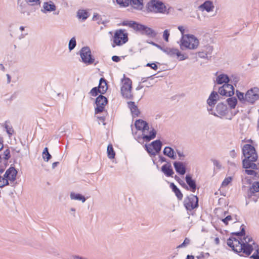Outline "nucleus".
<instances>
[{"label": "nucleus", "mask_w": 259, "mask_h": 259, "mask_svg": "<svg viewBox=\"0 0 259 259\" xmlns=\"http://www.w3.org/2000/svg\"><path fill=\"white\" fill-rule=\"evenodd\" d=\"M241 231L235 233V236H232L227 240V245L236 252L244 253L245 256H250V259H259V246L252 238L245 236L244 225L241 226Z\"/></svg>", "instance_id": "nucleus-1"}, {"label": "nucleus", "mask_w": 259, "mask_h": 259, "mask_svg": "<svg viewBox=\"0 0 259 259\" xmlns=\"http://www.w3.org/2000/svg\"><path fill=\"white\" fill-rule=\"evenodd\" d=\"M242 152L245 158L243 160V167L244 168H251L253 169H257V165L253 163L257 158L254 147L250 144H246L243 147Z\"/></svg>", "instance_id": "nucleus-2"}, {"label": "nucleus", "mask_w": 259, "mask_h": 259, "mask_svg": "<svg viewBox=\"0 0 259 259\" xmlns=\"http://www.w3.org/2000/svg\"><path fill=\"white\" fill-rule=\"evenodd\" d=\"M236 96L239 101L243 104H253L259 100V88H251L245 94L237 90Z\"/></svg>", "instance_id": "nucleus-3"}, {"label": "nucleus", "mask_w": 259, "mask_h": 259, "mask_svg": "<svg viewBox=\"0 0 259 259\" xmlns=\"http://www.w3.org/2000/svg\"><path fill=\"white\" fill-rule=\"evenodd\" d=\"M179 43L182 50L186 49L192 50L198 48L199 41L194 35L186 34L182 36Z\"/></svg>", "instance_id": "nucleus-4"}, {"label": "nucleus", "mask_w": 259, "mask_h": 259, "mask_svg": "<svg viewBox=\"0 0 259 259\" xmlns=\"http://www.w3.org/2000/svg\"><path fill=\"white\" fill-rule=\"evenodd\" d=\"M208 110L211 114L221 118H224L226 119L231 120L233 116L230 109L222 103H219L215 109L208 108Z\"/></svg>", "instance_id": "nucleus-5"}, {"label": "nucleus", "mask_w": 259, "mask_h": 259, "mask_svg": "<svg viewBox=\"0 0 259 259\" xmlns=\"http://www.w3.org/2000/svg\"><path fill=\"white\" fill-rule=\"evenodd\" d=\"M157 131L152 127L149 126L146 130L141 133H136L134 135L135 139L139 143H143L144 142H149L154 139L156 136Z\"/></svg>", "instance_id": "nucleus-6"}, {"label": "nucleus", "mask_w": 259, "mask_h": 259, "mask_svg": "<svg viewBox=\"0 0 259 259\" xmlns=\"http://www.w3.org/2000/svg\"><path fill=\"white\" fill-rule=\"evenodd\" d=\"M132 80L128 77H126L123 75V77L121 80L120 91L122 96L126 99H131L132 95Z\"/></svg>", "instance_id": "nucleus-7"}, {"label": "nucleus", "mask_w": 259, "mask_h": 259, "mask_svg": "<svg viewBox=\"0 0 259 259\" xmlns=\"http://www.w3.org/2000/svg\"><path fill=\"white\" fill-rule=\"evenodd\" d=\"M17 171L14 167H10L8 169L4 177L0 176V188H2L9 184V181L13 182L15 180Z\"/></svg>", "instance_id": "nucleus-8"}, {"label": "nucleus", "mask_w": 259, "mask_h": 259, "mask_svg": "<svg viewBox=\"0 0 259 259\" xmlns=\"http://www.w3.org/2000/svg\"><path fill=\"white\" fill-rule=\"evenodd\" d=\"M148 10L152 12L165 13L166 8L165 5L159 0H151L147 4Z\"/></svg>", "instance_id": "nucleus-9"}, {"label": "nucleus", "mask_w": 259, "mask_h": 259, "mask_svg": "<svg viewBox=\"0 0 259 259\" xmlns=\"http://www.w3.org/2000/svg\"><path fill=\"white\" fill-rule=\"evenodd\" d=\"M128 41L127 34L123 30H117L114 34L113 41L114 44L112 46L114 47L116 46H120L125 44Z\"/></svg>", "instance_id": "nucleus-10"}, {"label": "nucleus", "mask_w": 259, "mask_h": 259, "mask_svg": "<svg viewBox=\"0 0 259 259\" xmlns=\"http://www.w3.org/2000/svg\"><path fill=\"white\" fill-rule=\"evenodd\" d=\"M156 46L169 56L171 57L177 56L180 61H183L188 58L187 56L181 53L178 49L174 48H162L158 45H156Z\"/></svg>", "instance_id": "nucleus-11"}, {"label": "nucleus", "mask_w": 259, "mask_h": 259, "mask_svg": "<svg viewBox=\"0 0 259 259\" xmlns=\"http://www.w3.org/2000/svg\"><path fill=\"white\" fill-rule=\"evenodd\" d=\"M161 147L162 143L159 140H155L149 144L145 145V148L147 152L151 156H155L161 150Z\"/></svg>", "instance_id": "nucleus-12"}, {"label": "nucleus", "mask_w": 259, "mask_h": 259, "mask_svg": "<svg viewBox=\"0 0 259 259\" xmlns=\"http://www.w3.org/2000/svg\"><path fill=\"white\" fill-rule=\"evenodd\" d=\"M80 56L82 62L87 65L93 64L95 61V58L92 55L91 51L89 47L82 48L80 51Z\"/></svg>", "instance_id": "nucleus-13"}, {"label": "nucleus", "mask_w": 259, "mask_h": 259, "mask_svg": "<svg viewBox=\"0 0 259 259\" xmlns=\"http://www.w3.org/2000/svg\"><path fill=\"white\" fill-rule=\"evenodd\" d=\"M122 24L123 26H128L131 28H133L137 30L141 31L143 33H145L147 34H150L152 33V31L150 28L143 25L138 24L133 21H124Z\"/></svg>", "instance_id": "nucleus-14"}, {"label": "nucleus", "mask_w": 259, "mask_h": 259, "mask_svg": "<svg viewBox=\"0 0 259 259\" xmlns=\"http://www.w3.org/2000/svg\"><path fill=\"white\" fill-rule=\"evenodd\" d=\"M184 205L187 210H192L198 206V198L194 195H190L185 198Z\"/></svg>", "instance_id": "nucleus-15"}, {"label": "nucleus", "mask_w": 259, "mask_h": 259, "mask_svg": "<svg viewBox=\"0 0 259 259\" xmlns=\"http://www.w3.org/2000/svg\"><path fill=\"white\" fill-rule=\"evenodd\" d=\"M107 104V99L102 95H100L96 100V107L95 108V113L97 114L102 112L105 109V106Z\"/></svg>", "instance_id": "nucleus-16"}, {"label": "nucleus", "mask_w": 259, "mask_h": 259, "mask_svg": "<svg viewBox=\"0 0 259 259\" xmlns=\"http://www.w3.org/2000/svg\"><path fill=\"white\" fill-rule=\"evenodd\" d=\"M220 95L226 96H231L234 94V88L230 84H224L219 89Z\"/></svg>", "instance_id": "nucleus-17"}, {"label": "nucleus", "mask_w": 259, "mask_h": 259, "mask_svg": "<svg viewBox=\"0 0 259 259\" xmlns=\"http://www.w3.org/2000/svg\"><path fill=\"white\" fill-rule=\"evenodd\" d=\"M221 221L226 225L231 223H234L238 221V218L236 214H229L228 212H224V217L220 218Z\"/></svg>", "instance_id": "nucleus-18"}, {"label": "nucleus", "mask_w": 259, "mask_h": 259, "mask_svg": "<svg viewBox=\"0 0 259 259\" xmlns=\"http://www.w3.org/2000/svg\"><path fill=\"white\" fill-rule=\"evenodd\" d=\"M200 11L202 12L206 11L207 13H211L214 9V5L212 2L206 1L198 7Z\"/></svg>", "instance_id": "nucleus-19"}, {"label": "nucleus", "mask_w": 259, "mask_h": 259, "mask_svg": "<svg viewBox=\"0 0 259 259\" xmlns=\"http://www.w3.org/2000/svg\"><path fill=\"white\" fill-rule=\"evenodd\" d=\"M135 126L138 131L136 132L138 134L142 133L144 130H146L149 126L148 123L142 119L136 120L135 122Z\"/></svg>", "instance_id": "nucleus-20"}, {"label": "nucleus", "mask_w": 259, "mask_h": 259, "mask_svg": "<svg viewBox=\"0 0 259 259\" xmlns=\"http://www.w3.org/2000/svg\"><path fill=\"white\" fill-rule=\"evenodd\" d=\"M215 82L218 84H228L229 81V76L224 73H216Z\"/></svg>", "instance_id": "nucleus-21"}, {"label": "nucleus", "mask_w": 259, "mask_h": 259, "mask_svg": "<svg viewBox=\"0 0 259 259\" xmlns=\"http://www.w3.org/2000/svg\"><path fill=\"white\" fill-rule=\"evenodd\" d=\"M56 9V7L53 2L52 1L47 2L43 3L41 12L46 14L48 12L54 11Z\"/></svg>", "instance_id": "nucleus-22"}, {"label": "nucleus", "mask_w": 259, "mask_h": 259, "mask_svg": "<svg viewBox=\"0 0 259 259\" xmlns=\"http://www.w3.org/2000/svg\"><path fill=\"white\" fill-rule=\"evenodd\" d=\"M219 99V94L217 92H212L207 100V103L209 106L208 108H212V107L217 103Z\"/></svg>", "instance_id": "nucleus-23"}, {"label": "nucleus", "mask_w": 259, "mask_h": 259, "mask_svg": "<svg viewBox=\"0 0 259 259\" xmlns=\"http://www.w3.org/2000/svg\"><path fill=\"white\" fill-rule=\"evenodd\" d=\"M174 165L176 171L180 175H184L186 172L185 165L182 162H175Z\"/></svg>", "instance_id": "nucleus-24"}, {"label": "nucleus", "mask_w": 259, "mask_h": 259, "mask_svg": "<svg viewBox=\"0 0 259 259\" xmlns=\"http://www.w3.org/2000/svg\"><path fill=\"white\" fill-rule=\"evenodd\" d=\"M186 181L189 186V188H187V189L191 192H194L196 190V187L195 181L192 179L191 176L189 175H186Z\"/></svg>", "instance_id": "nucleus-25"}, {"label": "nucleus", "mask_w": 259, "mask_h": 259, "mask_svg": "<svg viewBox=\"0 0 259 259\" xmlns=\"http://www.w3.org/2000/svg\"><path fill=\"white\" fill-rule=\"evenodd\" d=\"M163 153L164 155L172 159H176L177 158V155L174 150L170 147H165L163 149Z\"/></svg>", "instance_id": "nucleus-26"}, {"label": "nucleus", "mask_w": 259, "mask_h": 259, "mask_svg": "<svg viewBox=\"0 0 259 259\" xmlns=\"http://www.w3.org/2000/svg\"><path fill=\"white\" fill-rule=\"evenodd\" d=\"M259 192V182H255L253 183L249 188L247 192V196L251 197L255 193Z\"/></svg>", "instance_id": "nucleus-27"}, {"label": "nucleus", "mask_w": 259, "mask_h": 259, "mask_svg": "<svg viewBox=\"0 0 259 259\" xmlns=\"http://www.w3.org/2000/svg\"><path fill=\"white\" fill-rule=\"evenodd\" d=\"M128 107L130 109L131 113L133 117H136L140 114V111L134 102H128Z\"/></svg>", "instance_id": "nucleus-28"}, {"label": "nucleus", "mask_w": 259, "mask_h": 259, "mask_svg": "<svg viewBox=\"0 0 259 259\" xmlns=\"http://www.w3.org/2000/svg\"><path fill=\"white\" fill-rule=\"evenodd\" d=\"M162 171L168 177L172 176L174 174L171 166L169 164L163 165L161 167Z\"/></svg>", "instance_id": "nucleus-29"}, {"label": "nucleus", "mask_w": 259, "mask_h": 259, "mask_svg": "<svg viewBox=\"0 0 259 259\" xmlns=\"http://www.w3.org/2000/svg\"><path fill=\"white\" fill-rule=\"evenodd\" d=\"M70 197L71 200L80 201L82 203H84L86 200L84 196L73 192L70 193Z\"/></svg>", "instance_id": "nucleus-30"}, {"label": "nucleus", "mask_w": 259, "mask_h": 259, "mask_svg": "<svg viewBox=\"0 0 259 259\" xmlns=\"http://www.w3.org/2000/svg\"><path fill=\"white\" fill-rule=\"evenodd\" d=\"M134 9L141 10L143 8V0H130Z\"/></svg>", "instance_id": "nucleus-31"}, {"label": "nucleus", "mask_w": 259, "mask_h": 259, "mask_svg": "<svg viewBox=\"0 0 259 259\" xmlns=\"http://www.w3.org/2000/svg\"><path fill=\"white\" fill-rule=\"evenodd\" d=\"M107 90V83L104 79L101 78L100 80V84L98 88V92L104 94Z\"/></svg>", "instance_id": "nucleus-32"}, {"label": "nucleus", "mask_w": 259, "mask_h": 259, "mask_svg": "<svg viewBox=\"0 0 259 259\" xmlns=\"http://www.w3.org/2000/svg\"><path fill=\"white\" fill-rule=\"evenodd\" d=\"M170 187L172 189L174 192L175 193L177 198L179 200H181L183 198V194L180 191V190L177 187V186L174 183H171L170 185Z\"/></svg>", "instance_id": "nucleus-33"}, {"label": "nucleus", "mask_w": 259, "mask_h": 259, "mask_svg": "<svg viewBox=\"0 0 259 259\" xmlns=\"http://www.w3.org/2000/svg\"><path fill=\"white\" fill-rule=\"evenodd\" d=\"M227 102L231 109H234L237 103V100L235 97H230L227 99Z\"/></svg>", "instance_id": "nucleus-34"}, {"label": "nucleus", "mask_w": 259, "mask_h": 259, "mask_svg": "<svg viewBox=\"0 0 259 259\" xmlns=\"http://www.w3.org/2000/svg\"><path fill=\"white\" fill-rule=\"evenodd\" d=\"M107 155L109 158L113 159L115 157V152L111 144L108 145L107 149Z\"/></svg>", "instance_id": "nucleus-35"}, {"label": "nucleus", "mask_w": 259, "mask_h": 259, "mask_svg": "<svg viewBox=\"0 0 259 259\" xmlns=\"http://www.w3.org/2000/svg\"><path fill=\"white\" fill-rule=\"evenodd\" d=\"M42 156L43 159L45 161H48L52 157L51 155L49 153L48 151V148L46 147L43 150L42 153Z\"/></svg>", "instance_id": "nucleus-36"}, {"label": "nucleus", "mask_w": 259, "mask_h": 259, "mask_svg": "<svg viewBox=\"0 0 259 259\" xmlns=\"http://www.w3.org/2000/svg\"><path fill=\"white\" fill-rule=\"evenodd\" d=\"M233 180V177H226L224 181H223L222 185H221V188L226 187H227L232 182Z\"/></svg>", "instance_id": "nucleus-37"}, {"label": "nucleus", "mask_w": 259, "mask_h": 259, "mask_svg": "<svg viewBox=\"0 0 259 259\" xmlns=\"http://www.w3.org/2000/svg\"><path fill=\"white\" fill-rule=\"evenodd\" d=\"M246 169L245 170V172L246 174L248 175L253 176L254 177V179H256L258 178V171H255L253 169H247L248 168H246Z\"/></svg>", "instance_id": "nucleus-38"}, {"label": "nucleus", "mask_w": 259, "mask_h": 259, "mask_svg": "<svg viewBox=\"0 0 259 259\" xmlns=\"http://www.w3.org/2000/svg\"><path fill=\"white\" fill-rule=\"evenodd\" d=\"M77 16L80 19L85 20L88 17V14L84 10H79L77 12Z\"/></svg>", "instance_id": "nucleus-39"}, {"label": "nucleus", "mask_w": 259, "mask_h": 259, "mask_svg": "<svg viewBox=\"0 0 259 259\" xmlns=\"http://www.w3.org/2000/svg\"><path fill=\"white\" fill-rule=\"evenodd\" d=\"M76 45V39L75 37H72L69 41L68 44V49L70 51L72 50Z\"/></svg>", "instance_id": "nucleus-40"}, {"label": "nucleus", "mask_w": 259, "mask_h": 259, "mask_svg": "<svg viewBox=\"0 0 259 259\" xmlns=\"http://www.w3.org/2000/svg\"><path fill=\"white\" fill-rule=\"evenodd\" d=\"M117 3L120 7H125L128 6L130 3V0H116Z\"/></svg>", "instance_id": "nucleus-41"}, {"label": "nucleus", "mask_w": 259, "mask_h": 259, "mask_svg": "<svg viewBox=\"0 0 259 259\" xmlns=\"http://www.w3.org/2000/svg\"><path fill=\"white\" fill-rule=\"evenodd\" d=\"M191 240L190 239L188 238H186L184 241V242L180 245H179L177 248H183L185 247L190 244Z\"/></svg>", "instance_id": "nucleus-42"}, {"label": "nucleus", "mask_w": 259, "mask_h": 259, "mask_svg": "<svg viewBox=\"0 0 259 259\" xmlns=\"http://www.w3.org/2000/svg\"><path fill=\"white\" fill-rule=\"evenodd\" d=\"M202 50L205 52V53H207V55H210L212 53L213 48L210 46H206L204 47Z\"/></svg>", "instance_id": "nucleus-43"}, {"label": "nucleus", "mask_w": 259, "mask_h": 259, "mask_svg": "<svg viewBox=\"0 0 259 259\" xmlns=\"http://www.w3.org/2000/svg\"><path fill=\"white\" fill-rule=\"evenodd\" d=\"M197 56L203 59H205L207 57V53H205L203 50H201V51H199L197 53Z\"/></svg>", "instance_id": "nucleus-44"}, {"label": "nucleus", "mask_w": 259, "mask_h": 259, "mask_svg": "<svg viewBox=\"0 0 259 259\" xmlns=\"http://www.w3.org/2000/svg\"><path fill=\"white\" fill-rule=\"evenodd\" d=\"M170 33L169 31L167 29H166L164 31L163 33V38L166 41H168V38L169 36Z\"/></svg>", "instance_id": "nucleus-45"}, {"label": "nucleus", "mask_w": 259, "mask_h": 259, "mask_svg": "<svg viewBox=\"0 0 259 259\" xmlns=\"http://www.w3.org/2000/svg\"><path fill=\"white\" fill-rule=\"evenodd\" d=\"M26 2L27 3L30 4L32 6L40 5V0H26Z\"/></svg>", "instance_id": "nucleus-46"}, {"label": "nucleus", "mask_w": 259, "mask_h": 259, "mask_svg": "<svg viewBox=\"0 0 259 259\" xmlns=\"http://www.w3.org/2000/svg\"><path fill=\"white\" fill-rule=\"evenodd\" d=\"M6 130V132L7 133L10 135V136H11L13 135V133H14V130H13L12 127H11L10 126L6 124L5 125V126Z\"/></svg>", "instance_id": "nucleus-47"}, {"label": "nucleus", "mask_w": 259, "mask_h": 259, "mask_svg": "<svg viewBox=\"0 0 259 259\" xmlns=\"http://www.w3.org/2000/svg\"><path fill=\"white\" fill-rule=\"evenodd\" d=\"M146 66L150 67L152 69L156 70L158 69L157 65L155 63H147Z\"/></svg>", "instance_id": "nucleus-48"}, {"label": "nucleus", "mask_w": 259, "mask_h": 259, "mask_svg": "<svg viewBox=\"0 0 259 259\" xmlns=\"http://www.w3.org/2000/svg\"><path fill=\"white\" fill-rule=\"evenodd\" d=\"M10 152L9 149H6L5 150L4 152V155L5 156V159L6 160H8L10 157Z\"/></svg>", "instance_id": "nucleus-49"}, {"label": "nucleus", "mask_w": 259, "mask_h": 259, "mask_svg": "<svg viewBox=\"0 0 259 259\" xmlns=\"http://www.w3.org/2000/svg\"><path fill=\"white\" fill-rule=\"evenodd\" d=\"M179 30L180 31L182 36L185 35L186 34H184V33L185 32V27L183 26H179L178 27Z\"/></svg>", "instance_id": "nucleus-50"}, {"label": "nucleus", "mask_w": 259, "mask_h": 259, "mask_svg": "<svg viewBox=\"0 0 259 259\" xmlns=\"http://www.w3.org/2000/svg\"><path fill=\"white\" fill-rule=\"evenodd\" d=\"M90 94L93 96H95L97 95V88H93L91 92H90Z\"/></svg>", "instance_id": "nucleus-51"}, {"label": "nucleus", "mask_w": 259, "mask_h": 259, "mask_svg": "<svg viewBox=\"0 0 259 259\" xmlns=\"http://www.w3.org/2000/svg\"><path fill=\"white\" fill-rule=\"evenodd\" d=\"M112 60L114 62H118L120 60V59L118 56H113L112 57Z\"/></svg>", "instance_id": "nucleus-52"}, {"label": "nucleus", "mask_w": 259, "mask_h": 259, "mask_svg": "<svg viewBox=\"0 0 259 259\" xmlns=\"http://www.w3.org/2000/svg\"><path fill=\"white\" fill-rule=\"evenodd\" d=\"M230 155L233 158H235L236 156V153L234 150H232L230 152Z\"/></svg>", "instance_id": "nucleus-53"}, {"label": "nucleus", "mask_w": 259, "mask_h": 259, "mask_svg": "<svg viewBox=\"0 0 259 259\" xmlns=\"http://www.w3.org/2000/svg\"><path fill=\"white\" fill-rule=\"evenodd\" d=\"M244 182H246L247 184H250V178L249 177H246L244 179Z\"/></svg>", "instance_id": "nucleus-54"}, {"label": "nucleus", "mask_w": 259, "mask_h": 259, "mask_svg": "<svg viewBox=\"0 0 259 259\" xmlns=\"http://www.w3.org/2000/svg\"><path fill=\"white\" fill-rule=\"evenodd\" d=\"M75 209L74 208H71L70 209V211L71 213V214L73 216V217H75Z\"/></svg>", "instance_id": "nucleus-55"}, {"label": "nucleus", "mask_w": 259, "mask_h": 259, "mask_svg": "<svg viewBox=\"0 0 259 259\" xmlns=\"http://www.w3.org/2000/svg\"><path fill=\"white\" fill-rule=\"evenodd\" d=\"M214 243L216 245H219L220 243V239L218 237H216L214 240Z\"/></svg>", "instance_id": "nucleus-56"}, {"label": "nucleus", "mask_w": 259, "mask_h": 259, "mask_svg": "<svg viewBox=\"0 0 259 259\" xmlns=\"http://www.w3.org/2000/svg\"><path fill=\"white\" fill-rule=\"evenodd\" d=\"M59 164V162H55L52 164V168L54 169Z\"/></svg>", "instance_id": "nucleus-57"}, {"label": "nucleus", "mask_w": 259, "mask_h": 259, "mask_svg": "<svg viewBox=\"0 0 259 259\" xmlns=\"http://www.w3.org/2000/svg\"><path fill=\"white\" fill-rule=\"evenodd\" d=\"M3 148V144L2 139L0 138V150Z\"/></svg>", "instance_id": "nucleus-58"}, {"label": "nucleus", "mask_w": 259, "mask_h": 259, "mask_svg": "<svg viewBox=\"0 0 259 259\" xmlns=\"http://www.w3.org/2000/svg\"><path fill=\"white\" fill-rule=\"evenodd\" d=\"M8 83H10L11 81V76L9 74H7Z\"/></svg>", "instance_id": "nucleus-59"}, {"label": "nucleus", "mask_w": 259, "mask_h": 259, "mask_svg": "<svg viewBox=\"0 0 259 259\" xmlns=\"http://www.w3.org/2000/svg\"><path fill=\"white\" fill-rule=\"evenodd\" d=\"M187 259H195V257L193 255H188L187 256Z\"/></svg>", "instance_id": "nucleus-60"}, {"label": "nucleus", "mask_w": 259, "mask_h": 259, "mask_svg": "<svg viewBox=\"0 0 259 259\" xmlns=\"http://www.w3.org/2000/svg\"><path fill=\"white\" fill-rule=\"evenodd\" d=\"M0 70L2 71L5 70V67L2 64H0Z\"/></svg>", "instance_id": "nucleus-61"}, {"label": "nucleus", "mask_w": 259, "mask_h": 259, "mask_svg": "<svg viewBox=\"0 0 259 259\" xmlns=\"http://www.w3.org/2000/svg\"><path fill=\"white\" fill-rule=\"evenodd\" d=\"M178 155H179V156L180 157L184 156V155L182 153H181L180 152H178Z\"/></svg>", "instance_id": "nucleus-62"}, {"label": "nucleus", "mask_w": 259, "mask_h": 259, "mask_svg": "<svg viewBox=\"0 0 259 259\" xmlns=\"http://www.w3.org/2000/svg\"><path fill=\"white\" fill-rule=\"evenodd\" d=\"M152 84L151 83L149 82V83H148V84H146L145 86L146 87H149L152 86Z\"/></svg>", "instance_id": "nucleus-63"}, {"label": "nucleus", "mask_w": 259, "mask_h": 259, "mask_svg": "<svg viewBox=\"0 0 259 259\" xmlns=\"http://www.w3.org/2000/svg\"><path fill=\"white\" fill-rule=\"evenodd\" d=\"M24 28L23 26H21L20 27V29L21 30V31H23L24 30Z\"/></svg>", "instance_id": "nucleus-64"}]
</instances>
